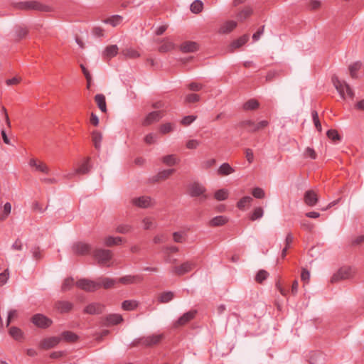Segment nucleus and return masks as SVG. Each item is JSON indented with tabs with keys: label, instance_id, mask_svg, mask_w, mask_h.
Here are the masks:
<instances>
[{
	"label": "nucleus",
	"instance_id": "nucleus-2",
	"mask_svg": "<svg viewBox=\"0 0 364 364\" xmlns=\"http://www.w3.org/2000/svg\"><path fill=\"white\" fill-rule=\"evenodd\" d=\"M332 82L339 93L341 98H346V94L350 98H353L354 92L350 85L344 80H339L337 77H332Z\"/></svg>",
	"mask_w": 364,
	"mask_h": 364
},
{
	"label": "nucleus",
	"instance_id": "nucleus-64",
	"mask_svg": "<svg viewBox=\"0 0 364 364\" xmlns=\"http://www.w3.org/2000/svg\"><path fill=\"white\" fill-rule=\"evenodd\" d=\"M156 140H157V136H156V134H153V133H150V134H147L145 137V141L149 144L155 143L156 141Z\"/></svg>",
	"mask_w": 364,
	"mask_h": 364
},
{
	"label": "nucleus",
	"instance_id": "nucleus-32",
	"mask_svg": "<svg viewBox=\"0 0 364 364\" xmlns=\"http://www.w3.org/2000/svg\"><path fill=\"white\" fill-rule=\"evenodd\" d=\"M28 33V30L26 27L21 26H16L15 28L16 41H20L25 38Z\"/></svg>",
	"mask_w": 364,
	"mask_h": 364
},
{
	"label": "nucleus",
	"instance_id": "nucleus-9",
	"mask_svg": "<svg viewBox=\"0 0 364 364\" xmlns=\"http://www.w3.org/2000/svg\"><path fill=\"white\" fill-rule=\"evenodd\" d=\"M269 124L268 121L262 120L258 123H255L252 120H246L242 122V125L247 129L249 132H254L259 129H264Z\"/></svg>",
	"mask_w": 364,
	"mask_h": 364
},
{
	"label": "nucleus",
	"instance_id": "nucleus-47",
	"mask_svg": "<svg viewBox=\"0 0 364 364\" xmlns=\"http://www.w3.org/2000/svg\"><path fill=\"white\" fill-rule=\"evenodd\" d=\"M228 196V191L225 189H220L215 193L214 197L218 200H224Z\"/></svg>",
	"mask_w": 364,
	"mask_h": 364
},
{
	"label": "nucleus",
	"instance_id": "nucleus-6",
	"mask_svg": "<svg viewBox=\"0 0 364 364\" xmlns=\"http://www.w3.org/2000/svg\"><path fill=\"white\" fill-rule=\"evenodd\" d=\"M31 321L35 326L41 328H47L53 323L50 318L41 314H37L33 316Z\"/></svg>",
	"mask_w": 364,
	"mask_h": 364
},
{
	"label": "nucleus",
	"instance_id": "nucleus-16",
	"mask_svg": "<svg viewBox=\"0 0 364 364\" xmlns=\"http://www.w3.org/2000/svg\"><path fill=\"white\" fill-rule=\"evenodd\" d=\"M196 314V311L191 310L183 314L173 324L175 327L184 326L191 320L193 319Z\"/></svg>",
	"mask_w": 364,
	"mask_h": 364
},
{
	"label": "nucleus",
	"instance_id": "nucleus-53",
	"mask_svg": "<svg viewBox=\"0 0 364 364\" xmlns=\"http://www.w3.org/2000/svg\"><path fill=\"white\" fill-rule=\"evenodd\" d=\"M196 119V115L185 116L181 121V123L184 126H188Z\"/></svg>",
	"mask_w": 364,
	"mask_h": 364
},
{
	"label": "nucleus",
	"instance_id": "nucleus-58",
	"mask_svg": "<svg viewBox=\"0 0 364 364\" xmlns=\"http://www.w3.org/2000/svg\"><path fill=\"white\" fill-rule=\"evenodd\" d=\"M267 272H266L265 270H260L257 272L255 279L258 282H262V281L267 279Z\"/></svg>",
	"mask_w": 364,
	"mask_h": 364
},
{
	"label": "nucleus",
	"instance_id": "nucleus-45",
	"mask_svg": "<svg viewBox=\"0 0 364 364\" xmlns=\"http://www.w3.org/2000/svg\"><path fill=\"white\" fill-rule=\"evenodd\" d=\"M258 106H259L258 102L256 100L251 99V100H248L247 102H246L243 105V108L245 110H252V109H255L256 108H257Z\"/></svg>",
	"mask_w": 364,
	"mask_h": 364
},
{
	"label": "nucleus",
	"instance_id": "nucleus-26",
	"mask_svg": "<svg viewBox=\"0 0 364 364\" xmlns=\"http://www.w3.org/2000/svg\"><path fill=\"white\" fill-rule=\"evenodd\" d=\"M198 49V45L193 41H186L181 46V50L184 53L195 52Z\"/></svg>",
	"mask_w": 364,
	"mask_h": 364
},
{
	"label": "nucleus",
	"instance_id": "nucleus-1",
	"mask_svg": "<svg viewBox=\"0 0 364 364\" xmlns=\"http://www.w3.org/2000/svg\"><path fill=\"white\" fill-rule=\"evenodd\" d=\"M13 7L17 10L22 11H38L43 12H48L50 8L37 1H19L13 4Z\"/></svg>",
	"mask_w": 364,
	"mask_h": 364
},
{
	"label": "nucleus",
	"instance_id": "nucleus-19",
	"mask_svg": "<svg viewBox=\"0 0 364 364\" xmlns=\"http://www.w3.org/2000/svg\"><path fill=\"white\" fill-rule=\"evenodd\" d=\"M60 337H50L45 338L40 343V347L43 349H49L57 346L60 341Z\"/></svg>",
	"mask_w": 364,
	"mask_h": 364
},
{
	"label": "nucleus",
	"instance_id": "nucleus-50",
	"mask_svg": "<svg viewBox=\"0 0 364 364\" xmlns=\"http://www.w3.org/2000/svg\"><path fill=\"white\" fill-rule=\"evenodd\" d=\"M252 201V198L250 196H245L242 198L237 202V208L240 209H243L246 205L250 204Z\"/></svg>",
	"mask_w": 364,
	"mask_h": 364
},
{
	"label": "nucleus",
	"instance_id": "nucleus-8",
	"mask_svg": "<svg viewBox=\"0 0 364 364\" xmlns=\"http://www.w3.org/2000/svg\"><path fill=\"white\" fill-rule=\"evenodd\" d=\"M163 337L162 334H154L138 338V345L151 347L160 342Z\"/></svg>",
	"mask_w": 364,
	"mask_h": 364
},
{
	"label": "nucleus",
	"instance_id": "nucleus-37",
	"mask_svg": "<svg viewBox=\"0 0 364 364\" xmlns=\"http://www.w3.org/2000/svg\"><path fill=\"white\" fill-rule=\"evenodd\" d=\"M248 39H249V36L247 35H244V36H241L240 38H239L238 39L234 41L231 43V48L232 49L238 48L241 47L242 46H243L244 44H245L247 42Z\"/></svg>",
	"mask_w": 364,
	"mask_h": 364
},
{
	"label": "nucleus",
	"instance_id": "nucleus-27",
	"mask_svg": "<svg viewBox=\"0 0 364 364\" xmlns=\"http://www.w3.org/2000/svg\"><path fill=\"white\" fill-rule=\"evenodd\" d=\"M98 282L101 284V287L107 289L113 287L117 283H118V281L117 279L112 278L103 277L100 278L98 279Z\"/></svg>",
	"mask_w": 364,
	"mask_h": 364
},
{
	"label": "nucleus",
	"instance_id": "nucleus-52",
	"mask_svg": "<svg viewBox=\"0 0 364 364\" xmlns=\"http://www.w3.org/2000/svg\"><path fill=\"white\" fill-rule=\"evenodd\" d=\"M360 64L359 63H355L350 65L349 67L350 74L353 78H357V71L360 69Z\"/></svg>",
	"mask_w": 364,
	"mask_h": 364
},
{
	"label": "nucleus",
	"instance_id": "nucleus-15",
	"mask_svg": "<svg viewBox=\"0 0 364 364\" xmlns=\"http://www.w3.org/2000/svg\"><path fill=\"white\" fill-rule=\"evenodd\" d=\"M29 165L31 167L35 168V171L48 174L50 171L49 167L41 161H38L36 159H31L29 161Z\"/></svg>",
	"mask_w": 364,
	"mask_h": 364
},
{
	"label": "nucleus",
	"instance_id": "nucleus-40",
	"mask_svg": "<svg viewBox=\"0 0 364 364\" xmlns=\"http://www.w3.org/2000/svg\"><path fill=\"white\" fill-rule=\"evenodd\" d=\"M174 48V45L171 41H164L159 48V50L162 53H166L171 50Z\"/></svg>",
	"mask_w": 364,
	"mask_h": 364
},
{
	"label": "nucleus",
	"instance_id": "nucleus-17",
	"mask_svg": "<svg viewBox=\"0 0 364 364\" xmlns=\"http://www.w3.org/2000/svg\"><path fill=\"white\" fill-rule=\"evenodd\" d=\"M105 306L99 303H92L84 309V313L91 315L100 314L104 311Z\"/></svg>",
	"mask_w": 364,
	"mask_h": 364
},
{
	"label": "nucleus",
	"instance_id": "nucleus-46",
	"mask_svg": "<svg viewBox=\"0 0 364 364\" xmlns=\"http://www.w3.org/2000/svg\"><path fill=\"white\" fill-rule=\"evenodd\" d=\"M174 294L172 291H166L161 294L159 300L161 303H167L173 299Z\"/></svg>",
	"mask_w": 364,
	"mask_h": 364
},
{
	"label": "nucleus",
	"instance_id": "nucleus-12",
	"mask_svg": "<svg viewBox=\"0 0 364 364\" xmlns=\"http://www.w3.org/2000/svg\"><path fill=\"white\" fill-rule=\"evenodd\" d=\"M73 252L77 255H85L91 251V246L85 242H77L72 247Z\"/></svg>",
	"mask_w": 364,
	"mask_h": 364
},
{
	"label": "nucleus",
	"instance_id": "nucleus-63",
	"mask_svg": "<svg viewBox=\"0 0 364 364\" xmlns=\"http://www.w3.org/2000/svg\"><path fill=\"white\" fill-rule=\"evenodd\" d=\"M304 155L306 157H309L311 159H316V154L315 151L311 147H307L305 149Z\"/></svg>",
	"mask_w": 364,
	"mask_h": 364
},
{
	"label": "nucleus",
	"instance_id": "nucleus-49",
	"mask_svg": "<svg viewBox=\"0 0 364 364\" xmlns=\"http://www.w3.org/2000/svg\"><path fill=\"white\" fill-rule=\"evenodd\" d=\"M174 127H175L174 124H173L171 123H166V124L161 125L159 130L161 134H167V133H169V132L173 131Z\"/></svg>",
	"mask_w": 364,
	"mask_h": 364
},
{
	"label": "nucleus",
	"instance_id": "nucleus-35",
	"mask_svg": "<svg viewBox=\"0 0 364 364\" xmlns=\"http://www.w3.org/2000/svg\"><path fill=\"white\" fill-rule=\"evenodd\" d=\"M10 336L16 341H20L23 338V333L18 327L13 326L9 329Z\"/></svg>",
	"mask_w": 364,
	"mask_h": 364
},
{
	"label": "nucleus",
	"instance_id": "nucleus-54",
	"mask_svg": "<svg viewBox=\"0 0 364 364\" xmlns=\"http://www.w3.org/2000/svg\"><path fill=\"white\" fill-rule=\"evenodd\" d=\"M327 136L329 139H332L333 141L341 140L340 135L338 134V132L335 129H329L327 132Z\"/></svg>",
	"mask_w": 364,
	"mask_h": 364
},
{
	"label": "nucleus",
	"instance_id": "nucleus-29",
	"mask_svg": "<svg viewBox=\"0 0 364 364\" xmlns=\"http://www.w3.org/2000/svg\"><path fill=\"white\" fill-rule=\"evenodd\" d=\"M92 141L96 149L100 150L101 147V142L102 141V134L98 131H93L92 132Z\"/></svg>",
	"mask_w": 364,
	"mask_h": 364
},
{
	"label": "nucleus",
	"instance_id": "nucleus-42",
	"mask_svg": "<svg viewBox=\"0 0 364 364\" xmlns=\"http://www.w3.org/2000/svg\"><path fill=\"white\" fill-rule=\"evenodd\" d=\"M136 307V301L131 300H125L122 304V308L124 311H132Z\"/></svg>",
	"mask_w": 364,
	"mask_h": 364
},
{
	"label": "nucleus",
	"instance_id": "nucleus-28",
	"mask_svg": "<svg viewBox=\"0 0 364 364\" xmlns=\"http://www.w3.org/2000/svg\"><path fill=\"white\" fill-rule=\"evenodd\" d=\"M122 16L119 15H113L109 18H107L102 21L104 23L109 24L112 27H116L122 22Z\"/></svg>",
	"mask_w": 364,
	"mask_h": 364
},
{
	"label": "nucleus",
	"instance_id": "nucleus-39",
	"mask_svg": "<svg viewBox=\"0 0 364 364\" xmlns=\"http://www.w3.org/2000/svg\"><path fill=\"white\" fill-rule=\"evenodd\" d=\"M252 13V9L250 7H246L240 12L238 13L237 17V19L240 21L245 20L248 16H250Z\"/></svg>",
	"mask_w": 364,
	"mask_h": 364
},
{
	"label": "nucleus",
	"instance_id": "nucleus-25",
	"mask_svg": "<svg viewBox=\"0 0 364 364\" xmlns=\"http://www.w3.org/2000/svg\"><path fill=\"white\" fill-rule=\"evenodd\" d=\"M118 47L117 45L108 46L103 51V56L105 58L110 59L118 53Z\"/></svg>",
	"mask_w": 364,
	"mask_h": 364
},
{
	"label": "nucleus",
	"instance_id": "nucleus-33",
	"mask_svg": "<svg viewBox=\"0 0 364 364\" xmlns=\"http://www.w3.org/2000/svg\"><path fill=\"white\" fill-rule=\"evenodd\" d=\"M228 221L227 217L224 215H219L210 220L209 224L210 226H220L225 225Z\"/></svg>",
	"mask_w": 364,
	"mask_h": 364
},
{
	"label": "nucleus",
	"instance_id": "nucleus-24",
	"mask_svg": "<svg viewBox=\"0 0 364 364\" xmlns=\"http://www.w3.org/2000/svg\"><path fill=\"white\" fill-rule=\"evenodd\" d=\"M95 101L101 112L104 113L107 112L106 99L103 94H97L95 96Z\"/></svg>",
	"mask_w": 364,
	"mask_h": 364
},
{
	"label": "nucleus",
	"instance_id": "nucleus-44",
	"mask_svg": "<svg viewBox=\"0 0 364 364\" xmlns=\"http://www.w3.org/2000/svg\"><path fill=\"white\" fill-rule=\"evenodd\" d=\"M203 3L200 0H195L191 4V11L194 14L200 13L203 9Z\"/></svg>",
	"mask_w": 364,
	"mask_h": 364
},
{
	"label": "nucleus",
	"instance_id": "nucleus-7",
	"mask_svg": "<svg viewBox=\"0 0 364 364\" xmlns=\"http://www.w3.org/2000/svg\"><path fill=\"white\" fill-rule=\"evenodd\" d=\"M123 321L122 315L119 314H110L101 318V324L105 326H111Z\"/></svg>",
	"mask_w": 364,
	"mask_h": 364
},
{
	"label": "nucleus",
	"instance_id": "nucleus-5",
	"mask_svg": "<svg viewBox=\"0 0 364 364\" xmlns=\"http://www.w3.org/2000/svg\"><path fill=\"white\" fill-rule=\"evenodd\" d=\"M206 189L200 183H193L190 185L189 192L192 197L201 196L200 201H204L208 198V196L205 194Z\"/></svg>",
	"mask_w": 364,
	"mask_h": 364
},
{
	"label": "nucleus",
	"instance_id": "nucleus-4",
	"mask_svg": "<svg viewBox=\"0 0 364 364\" xmlns=\"http://www.w3.org/2000/svg\"><path fill=\"white\" fill-rule=\"evenodd\" d=\"M112 253L109 250L97 249L94 252V257L100 265L108 266L107 263L112 259Z\"/></svg>",
	"mask_w": 364,
	"mask_h": 364
},
{
	"label": "nucleus",
	"instance_id": "nucleus-56",
	"mask_svg": "<svg viewBox=\"0 0 364 364\" xmlns=\"http://www.w3.org/2000/svg\"><path fill=\"white\" fill-rule=\"evenodd\" d=\"M252 195L256 198H263L265 196V193L263 189L257 187L252 190Z\"/></svg>",
	"mask_w": 364,
	"mask_h": 364
},
{
	"label": "nucleus",
	"instance_id": "nucleus-31",
	"mask_svg": "<svg viewBox=\"0 0 364 364\" xmlns=\"http://www.w3.org/2000/svg\"><path fill=\"white\" fill-rule=\"evenodd\" d=\"M234 171V168L228 163H223L218 170V174L221 176H228Z\"/></svg>",
	"mask_w": 364,
	"mask_h": 364
},
{
	"label": "nucleus",
	"instance_id": "nucleus-10",
	"mask_svg": "<svg viewBox=\"0 0 364 364\" xmlns=\"http://www.w3.org/2000/svg\"><path fill=\"white\" fill-rule=\"evenodd\" d=\"M195 266L196 264L194 262L186 261L182 263L181 265L174 267L172 272L181 276L191 271Z\"/></svg>",
	"mask_w": 364,
	"mask_h": 364
},
{
	"label": "nucleus",
	"instance_id": "nucleus-11",
	"mask_svg": "<svg viewBox=\"0 0 364 364\" xmlns=\"http://www.w3.org/2000/svg\"><path fill=\"white\" fill-rule=\"evenodd\" d=\"M175 172L174 168L163 169L159 171L156 175L149 178L151 183H157L164 181L170 177Z\"/></svg>",
	"mask_w": 364,
	"mask_h": 364
},
{
	"label": "nucleus",
	"instance_id": "nucleus-60",
	"mask_svg": "<svg viewBox=\"0 0 364 364\" xmlns=\"http://www.w3.org/2000/svg\"><path fill=\"white\" fill-rule=\"evenodd\" d=\"M124 56L130 58H134L136 56V52L133 48H126L122 51Z\"/></svg>",
	"mask_w": 364,
	"mask_h": 364
},
{
	"label": "nucleus",
	"instance_id": "nucleus-23",
	"mask_svg": "<svg viewBox=\"0 0 364 364\" xmlns=\"http://www.w3.org/2000/svg\"><path fill=\"white\" fill-rule=\"evenodd\" d=\"M354 270L351 267H341L335 277H338L341 279H348L353 275Z\"/></svg>",
	"mask_w": 364,
	"mask_h": 364
},
{
	"label": "nucleus",
	"instance_id": "nucleus-34",
	"mask_svg": "<svg viewBox=\"0 0 364 364\" xmlns=\"http://www.w3.org/2000/svg\"><path fill=\"white\" fill-rule=\"evenodd\" d=\"M122 242V237H112L109 236L105 238L104 244L106 246L111 247L113 245H117Z\"/></svg>",
	"mask_w": 364,
	"mask_h": 364
},
{
	"label": "nucleus",
	"instance_id": "nucleus-51",
	"mask_svg": "<svg viewBox=\"0 0 364 364\" xmlns=\"http://www.w3.org/2000/svg\"><path fill=\"white\" fill-rule=\"evenodd\" d=\"M173 240L176 242L182 243L186 240V232H175L173 233Z\"/></svg>",
	"mask_w": 364,
	"mask_h": 364
},
{
	"label": "nucleus",
	"instance_id": "nucleus-55",
	"mask_svg": "<svg viewBox=\"0 0 364 364\" xmlns=\"http://www.w3.org/2000/svg\"><path fill=\"white\" fill-rule=\"evenodd\" d=\"M200 100V96L197 94H188L185 97V102L188 103L196 102Z\"/></svg>",
	"mask_w": 364,
	"mask_h": 364
},
{
	"label": "nucleus",
	"instance_id": "nucleus-48",
	"mask_svg": "<svg viewBox=\"0 0 364 364\" xmlns=\"http://www.w3.org/2000/svg\"><path fill=\"white\" fill-rule=\"evenodd\" d=\"M31 252L34 259L39 260L43 257L41 248L38 246H34L31 249Z\"/></svg>",
	"mask_w": 364,
	"mask_h": 364
},
{
	"label": "nucleus",
	"instance_id": "nucleus-38",
	"mask_svg": "<svg viewBox=\"0 0 364 364\" xmlns=\"http://www.w3.org/2000/svg\"><path fill=\"white\" fill-rule=\"evenodd\" d=\"M11 205L10 203L7 202L4 204L3 207V210L0 213V220H4L8 215L11 213Z\"/></svg>",
	"mask_w": 364,
	"mask_h": 364
},
{
	"label": "nucleus",
	"instance_id": "nucleus-20",
	"mask_svg": "<svg viewBox=\"0 0 364 364\" xmlns=\"http://www.w3.org/2000/svg\"><path fill=\"white\" fill-rule=\"evenodd\" d=\"M160 160L163 164L168 166H175L180 162V159L173 154L164 155Z\"/></svg>",
	"mask_w": 364,
	"mask_h": 364
},
{
	"label": "nucleus",
	"instance_id": "nucleus-3",
	"mask_svg": "<svg viewBox=\"0 0 364 364\" xmlns=\"http://www.w3.org/2000/svg\"><path fill=\"white\" fill-rule=\"evenodd\" d=\"M76 286L86 291H95L101 288V284L97 282L87 279H81L76 282Z\"/></svg>",
	"mask_w": 364,
	"mask_h": 364
},
{
	"label": "nucleus",
	"instance_id": "nucleus-43",
	"mask_svg": "<svg viewBox=\"0 0 364 364\" xmlns=\"http://www.w3.org/2000/svg\"><path fill=\"white\" fill-rule=\"evenodd\" d=\"M263 215H264V210H263L262 208L257 207V208H255V210H253V212L251 214L250 218L251 220L255 221L256 220L262 218L263 217Z\"/></svg>",
	"mask_w": 364,
	"mask_h": 364
},
{
	"label": "nucleus",
	"instance_id": "nucleus-14",
	"mask_svg": "<svg viewBox=\"0 0 364 364\" xmlns=\"http://www.w3.org/2000/svg\"><path fill=\"white\" fill-rule=\"evenodd\" d=\"M90 160V158H89V157L86 158L85 161L80 166V167L76 168L73 173H70L67 174L66 176H65V177L70 179V178H72L75 174H87V173H88L90 171V166L89 164Z\"/></svg>",
	"mask_w": 364,
	"mask_h": 364
},
{
	"label": "nucleus",
	"instance_id": "nucleus-18",
	"mask_svg": "<svg viewBox=\"0 0 364 364\" xmlns=\"http://www.w3.org/2000/svg\"><path fill=\"white\" fill-rule=\"evenodd\" d=\"M156 200L149 196L138 197V208H149L155 205Z\"/></svg>",
	"mask_w": 364,
	"mask_h": 364
},
{
	"label": "nucleus",
	"instance_id": "nucleus-57",
	"mask_svg": "<svg viewBox=\"0 0 364 364\" xmlns=\"http://www.w3.org/2000/svg\"><path fill=\"white\" fill-rule=\"evenodd\" d=\"M23 243L22 242V240L18 238L16 239L14 241V242L13 243V245H11L12 250H16V251H21L23 250Z\"/></svg>",
	"mask_w": 364,
	"mask_h": 364
},
{
	"label": "nucleus",
	"instance_id": "nucleus-22",
	"mask_svg": "<svg viewBox=\"0 0 364 364\" xmlns=\"http://www.w3.org/2000/svg\"><path fill=\"white\" fill-rule=\"evenodd\" d=\"M162 116L163 114L159 110L151 112L146 117L144 124L148 125L157 122L162 117Z\"/></svg>",
	"mask_w": 364,
	"mask_h": 364
},
{
	"label": "nucleus",
	"instance_id": "nucleus-41",
	"mask_svg": "<svg viewBox=\"0 0 364 364\" xmlns=\"http://www.w3.org/2000/svg\"><path fill=\"white\" fill-rule=\"evenodd\" d=\"M74 285V279L73 277H68L64 279L62 286H61V290L63 291H67L70 290L73 286Z\"/></svg>",
	"mask_w": 364,
	"mask_h": 364
},
{
	"label": "nucleus",
	"instance_id": "nucleus-61",
	"mask_svg": "<svg viewBox=\"0 0 364 364\" xmlns=\"http://www.w3.org/2000/svg\"><path fill=\"white\" fill-rule=\"evenodd\" d=\"M9 277V269H5L3 272L0 273V284H5Z\"/></svg>",
	"mask_w": 364,
	"mask_h": 364
},
{
	"label": "nucleus",
	"instance_id": "nucleus-59",
	"mask_svg": "<svg viewBox=\"0 0 364 364\" xmlns=\"http://www.w3.org/2000/svg\"><path fill=\"white\" fill-rule=\"evenodd\" d=\"M200 145V141L196 139H191L186 142V148L188 149H196Z\"/></svg>",
	"mask_w": 364,
	"mask_h": 364
},
{
	"label": "nucleus",
	"instance_id": "nucleus-62",
	"mask_svg": "<svg viewBox=\"0 0 364 364\" xmlns=\"http://www.w3.org/2000/svg\"><path fill=\"white\" fill-rule=\"evenodd\" d=\"M318 357H319V355L317 353H314V352L311 353L309 358V363L310 364H319L320 360L318 359Z\"/></svg>",
	"mask_w": 364,
	"mask_h": 364
},
{
	"label": "nucleus",
	"instance_id": "nucleus-21",
	"mask_svg": "<svg viewBox=\"0 0 364 364\" xmlns=\"http://www.w3.org/2000/svg\"><path fill=\"white\" fill-rule=\"evenodd\" d=\"M55 307L60 313L63 314L71 311L73 305L68 301H58L55 304Z\"/></svg>",
	"mask_w": 364,
	"mask_h": 364
},
{
	"label": "nucleus",
	"instance_id": "nucleus-13",
	"mask_svg": "<svg viewBox=\"0 0 364 364\" xmlns=\"http://www.w3.org/2000/svg\"><path fill=\"white\" fill-rule=\"evenodd\" d=\"M304 201L308 206H315L318 201V196L314 190H308L304 193Z\"/></svg>",
	"mask_w": 364,
	"mask_h": 364
},
{
	"label": "nucleus",
	"instance_id": "nucleus-30",
	"mask_svg": "<svg viewBox=\"0 0 364 364\" xmlns=\"http://www.w3.org/2000/svg\"><path fill=\"white\" fill-rule=\"evenodd\" d=\"M237 26V23L235 21H228L222 25L219 32L220 33H228L232 31Z\"/></svg>",
	"mask_w": 364,
	"mask_h": 364
},
{
	"label": "nucleus",
	"instance_id": "nucleus-36",
	"mask_svg": "<svg viewBox=\"0 0 364 364\" xmlns=\"http://www.w3.org/2000/svg\"><path fill=\"white\" fill-rule=\"evenodd\" d=\"M60 338L68 342H75L77 340L78 336L72 331H64Z\"/></svg>",
	"mask_w": 364,
	"mask_h": 364
}]
</instances>
